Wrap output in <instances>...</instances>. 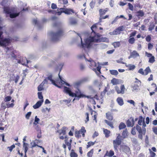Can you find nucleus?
<instances>
[{
  "label": "nucleus",
  "instance_id": "nucleus-60",
  "mask_svg": "<svg viewBox=\"0 0 157 157\" xmlns=\"http://www.w3.org/2000/svg\"><path fill=\"white\" fill-rule=\"evenodd\" d=\"M153 45L151 43H149L148 44V48L149 50H151L153 47Z\"/></svg>",
  "mask_w": 157,
  "mask_h": 157
},
{
  "label": "nucleus",
  "instance_id": "nucleus-58",
  "mask_svg": "<svg viewBox=\"0 0 157 157\" xmlns=\"http://www.w3.org/2000/svg\"><path fill=\"white\" fill-rule=\"evenodd\" d=\"M138 72L140 74H141L143 75H144V72L143 71L142 68L140 69L138 71Z\"/></svg>",
  "mask_w": 157,
  "mask_h": 157
},
{
  "label": "nucleus",
  "instance_id": "nucleus-46",
  "mask_svg": "<svg viewBox=\"0 0 157 157\" xmlns=\"http://www.w3.org/2000/svg\"><path fill=\"white\" fill-rule=\"evenodd\" d=\"M41 83L38 87V90L39 91L42 90L43 89V85Z\"/></svg>",
  "mask_w": 157,
  "mask_h": 157
},
{
  "label": "nucleus",
  "instance_id": "nucleus-12",
  "mask_svg": "<svg viewBox=\"0 0 157 157\" xmlns=\"http://www.w3.org/2000/svg\"><path fill=\"white\" fill-rule=\"evenodd\" d=\"M136 128L139 133L143 132L144 134H145L146 130L145 128H143L142 129L141 127L137 124L136 126Z\"/></svg>",
  "mask_w": 157,
  "mask_h": 157
},
{
  "label": "nucleus",
  "instance_id": "nucleus-48",
  "mask_svg": "<svg viewBox=\"0 0 157 157\" xmlns=\"http://www.w3.org/2000/svg\"><path fill=\"white\" fill-rule=\"evenodd\" d=\"M111 82L113 85H116L117 84V80L115 78H113L111 80Z\"/></svg>",
  "mask_w": 157,
  "mask_h": 157
},
{
  "label": "nucleus",
  "instance_id": "nucleus-59",
  "mask_svg": "<svg viewBox=\"0 0 157 157\" xmlns=\"http://www.w3.org/2000/svg\"><path fill=\"white\" fill-rule=\"evenodd\" d=\"M127 102L131 104H132L133 105H135V102L133 100H128L127 101Z\"/></svg>",
  "mask_w": 157,
  "mask_h": 157
},
{
  "label": "nucleus",
  "instance_id": "nucleus-50",
  "mask_svg": "<svg viewBox=\"0 0 157 157\" xmlns=\"http://www.w3.org/2000/svg\"><path fill=\"white\" fill-rule=\"evenodd\" d=\"M136 33L137 32L136 31H134L130 34L129 37H132L136 35Z\"/></svg>",
  "mask_w": 157,
  "mask_h": 157
},
{
  "label": "nucleus",
  "instance_id": "nucleus-21",
  "mask_svg": "<svg viewBox=\"0 0 157 157\" xmlns=\"http://www.w3.org/2000/svg\"><path fill=\"white\" fill-rule=\"evenodd\" d=\"M103 132L106 137L108 138L110 136L109 134L110 133V132L109 130L103 128Z\"/></svg>",
  "mask_w": 157,
  "mask_h": 157
},
{
  "label": "nucleus",
  "instance_id": "nucleus-29",
  "mask_svg": "<svg viewBox=\"0 0 157 157\" xmlns=\"http://www.w3.org/2000/svg\"><path fill=\"white\" fill-rule=\"evenodd\" d=\"M109 72L111 74L114 75H117L118 74V72L116 70H109Z\"/></svg>",
  "mask_w": 157,
  "mask_h": 157
},
{
  "label": "nucleus",
  "instance_id": "nucleus-45",
  "mask_svg": "<svg viewBox=\"0 0 157 157\" xmlns=\"http://www.w3.org/2000/svg\"><path fill=\"white\" fill-rule=\"evenodd\" d=\"M79 131L81 134H82V133H85L86 132V131L85 129V128L84 127H82L81 129Z\"/></svg>",
  "mask_w": 157,
  "mask_h": 157
},
{
  "label": "nucleus",
  "instance_id": "nucleus-3",
  "mask_svg": "<svg viewBox=\"0 0 157 157\" xmlns=\"http://www.w3.org/2000/svg\"><path fill=\"white\" fill-rule=\"evenodd\" d=\"M7 0H3L1 3V5L4 6V11L7 15H9L11 18H14L17 17L19 15L20 13H12L11 9L9 7L7 6L8 5V4H7Z\"/></svg>",
  "mask_w": 157,
  "mask_h": 157
},
{
  "label": "nucleus",
  "instance_id": "nucleus-25",
  "mask_svg": "<svg viewBox=\"0 0 157 157\" xmlns=\"http://www.w3.org/2000/svg\"><path fill=\"white\" fill-rule=\"evenodd\" d=\"M121 33V32H120L117 29V28L114 30L113 32H110L109 34L111 35H117L118 34H119Z\"/></svg>",
  "mask_w": 157,
  "mask_h": 157
},
{
  "label": "nucleus",
  "instance_id": "nucleus-30",
  "mask_svg": "<svg viewBox=\"0 0 157 157\" xmlns=\"http://www.w3.org/2000/svg\"><path fill=\"white\" fill-rule=\"evenodd\" d=\"M144 121V119L143 118L142 116H140L139 118V120L138 121V124L140 125H142V122Z\"/></svg>",
  "mask_w": 157,
  "mask_h": 157
},
{
  "label": "nucleus",
  "instance_id": "nucleus-61",
  "mask_svg": "<svg viewBox=\"0 0 157 157\" xmlns=\"http://www.w3.org/2000/svg\"><path fill=\"white\" fill-rule=\"evenodd\" d=\"M33 23L37 26H39V22L36 19H34L33 20Z\"/></svg>",
  "mask_w": 157,
  "mask_h": 157
},
{
  "label": "nucleus",
  "instance_id": "nucleus-44",
  "mask_svg": "<svg viewBox=\"0 0 157 157\" xmlns=\"http://www.w3.org/2000/svg\"><path fill=\"white\" fill-rule=\"evenodd\" d=\"M95 142H89L87 143V148H88L90 147L91 146H93L94 145Z\"/></svg>",
  "mask_w": 157,
  "mask_h": 157
},
{
  "label": "nucleus",
  "instance_id": "nucleus-6",
  "mask_svg": "<svg viewBox=\"0 0 157 157\" xmlns=\"http://www.w3.org/2000/svg\"><path fill=\"white\" fill-rule=\"evenodd\" d=\"M63 31L61 29L56 32L51 33V36L52 40L54 42L58 41L63 35Z\"/></svg>",
  "mask_w": 157,
  "mask_h": 157
},
{
  "label": "nucleus",
  "instance_id": "nucleus-13",
  "mask_svg": "<svg viewBox=\"0 0 157 157\" xmlns=\"http://www.w3.org/2000/svg\"><path fill=\"white\" fill-rule=\"evenodd\" d=\"M43 101V100L38 101L35 105L33 106V108L34 109H36L39 108L41 105Z\"/></svg>",
  "mask_w": 157,
  "mask_h": 157
},
{
  "label": "nucleus",
  "instance_id": "nucleus-17",
  "mask_svg": "<svg viewBox=\"0 0 157 157\" xmlns=\"http://www.w3.org/2000/svg\"><path fill=\"white\" fill-rule=\"evenodd\" d=\"M66 127H63L62 128L61 130H59L57 131V132L59 133L60 135L62 134L63 135H64L66 134Z\"/></svg>",
  "mask_w": 157,
  "mask_h": 157
},
{
  "label": "nucleus",
  "instance_id": "nucleus-24",
  "mask_svg": "<svg viewBox=\"0 0 157 157\" xmlns=\"http://www.w3.org/2000/svg\"><path fill=\"white\" fill-rule=\"evenodd\" d=\"M131 53L132 55L133 58H134L139 56V54L136 51H133L132 52H131Z\"/></svg>",
  "mask_w": 157,
  "mask_h": 157
},
{
  "label": "nucleus",
  "instance_id": "nucleus-34",
  "mask_svg": "<svg viewBox=\"0 0 157 157\" xmlns=\"http://www.w3.org/2000/svg\"><path fill=\"white\" fill-rule=\"evenodd\" d=\"M128 132L126 129L123 131L122 133V136L123 139L125 138L127 136Z\"/></svg>",
  "mask_w": 157,
  "mask_h": 157
},
{
  "label": "nucleus",
  "instance_id": "nucleus-42",
  "mask_svg": "<svg viewBox=\"0 0 157 157\" xmlns=\"http://www.w3.org/2000/svg\"><path fill=\"white\" fill-rule=\"evenodd\" d=\"M6 102V105L7 106V108L13 107L14 105L13 103L10 104L9 102Z\"/></svg>",
  "mask_w": 157,
  "mask_h": 157
},
{
  "label": "nucleus",
  "instance_id": "nucleus-11",
  "mask_svg": "<svg viewBox=\"0 0 157 157\" xmlns=\"http://www.w3.org/2000/svg\"><path fill=\"white\" fill-rule=\"evenodd\" d=\"M127 126L132 127L134 124V121L132 117L130 118L126 122Z\"/></svg>",
  "mask_w": 157,
  "mask_h": 157
},
{
  "label": "nucleus",
  "instance_id": "nucleus-4",
  "mask_svg": "<svg viewBox=\"0 0 157 157\" xmlns=\"http://www.w3.org/2000/svg\"><path fill=\"white\" fill-rule=\"evenodd\" d=\"M86 61H88V64L89 65L90 68L92 69L94 71L96 72L97 70L98 71V73H97V75H99L101 73V66H98L97 67L96 63L91 59L90 58L89 59H86Z\"/></svg>",
  "mask_w": 157,
  "mask_h": 157
},
{
  "label": "nucleus",
  "instance_id": "nucleus-40",
  "mask_svg": "<svg viewBox=\"0 0 157 157\" xmlns=\"http://www.w3.org/2000/svg\"><path fill=\"white\" fill-rule=\"evenodd\" d=\"M93 149H92L90 151L88 152L87 154V156L88 157H91L93 153Z\"/></svg>",
  "mask_w": 157,
  "mask_h": 157
},
{
  "label": "nucleus",
  "instance_id": "nucleus-8",
  "mask_svg": "<svg viewBox=\"0 0 157 157\" xmlns=\"http://www.w3.org/2000/svg\"><path fill=\"white\" fill-rule=\"evenodd\" d=\"M87 80V78H84L78 81L75 82L73 83V86L75 88L78 87L83 82Z\"/></svg>",
  "mask_w": 157,
  "mask_h": 157
},
{
  "label": "nucleus",
  "instance_id": "nucleus-5",
  "mask_svg": "<svg viewBox=\"0 0 157 157\" xmlns=\"http://www.w3.org/2000/svg\"><path fill=\"white\" fill-rule=\"evenodd\" d=\"M64 91L67 94H69V96L72 97H78V98H81L83 97L84 96L81 94V91L78 89H77L76 90V93L72 92L70 88L66 86L64 87Z\"/></svg>",
  "mask_w": 157,
  "mask_h": 157
},
{
  "label": "nucleus",
  "instance_id": "nucleus-53",
  "mask_svg": "<svg viewBox=\"0 0 157 157\" xmlns=\"http://www.w3.org/2000/svg\"><path fill=\"white\" fill-rule=\"evenodd\" d=\"M145 134H144L143 132H141V133H139V134L138 136V137L139 139L141 140L143 139V135H144Z\"/></svg>",
  "mask_w": 157,
  "mask_h": 157
},
{
  "label": "nucleus",
  "instance_id": "nucleus-23",
  "mask_svg": "<svg viewBox=\"0 0 157 157\" xmlns=\"http://www.w3.org/2000/svg\"><path fill=\"white\" fill-rule=\"evenodd\" d=\"M125 65L126 67L128 68V69L129 70H133L136 67L134 65L131 64L127 65L126 63Z\"/></svg>",
  "mask_w": 157,
  "mask_h": 157
},
{
  "label": "nucleus",
  "instance_id": "nucleus-33",
  "mask_svg": "<svg viewBox=\"0 0 157 157\" xmlns=\"http://www.w3.org/2000/svg\"><path fill=\"white\" fill-rule=\"evenodd\" d=\"M126 125L124 123L121 122L120 123L119 128L120 130L124 129L126 127Z\"/></svg>",
  "mask_w": 157,
  "mask_h": 157
},
{
  "label": "nucleus",
  "instance_id": "nucleus-10",
  "mask_svg": "<svg viewBox=\"0 0 157 157\" xmlns=\"http://www.w3.org/2000/svg\"><path fill=\"white\" fill-rule=\"evenodd\" d=\"M125 89L124 86V85H121V86L120 89L119 87L116 86L115 90L118 94H123L124 93Z\"/></svg>",
  "mask_w": 157,
  "mask_h": 157
},
{
  "label": "nucleus",
  "instance_id": "nucleus-18",
  "mask_svg": "<svg viewBox=\"0 0 157 157\" xmlns=\"http://www.w3.org/2000/svg\"><path fill=\"white\" fill-rule=\"evenodd\" d=\"M47 79L49 80L53 85H55V81L53 79V76L52 75H49L47 77Z\"/></svg>",
  "mask_w": 157,
  "mask_h": 157
},
{
  "label": "nucleus",
  "instance_id": "nucleus-38",
  "mask_svg": "<svg viewBox=\"0 0 157 157\" xmlns=\"http://www.w3.org/2000/svg\"><path fill=\"white\" fill-rule=\"evenodd\" d=\"M155 61V58L154 56H153L150 58L148 61V62L151 63H153Z\"/></svg>",
  "mask_w": 157,
  "mask_h": 157
},
{
  "label": "nucleus",
  "instance_id": "nucleus-39",
  "mask_svg": "<svg viewBox=\"0 0 157 157\" xmlns=\"http://www.w3.org/2000/svg\"><path fill=\"white\" fill-rule=\"evenodd\" d=\"M135 41V39L134 37H130L128 40L129 43L131 44H133Z\"/></svg>",
  "mask_w": 157,
  "mask_h": 157
},
{
  "label": "nucleus",
  "instance_id": "nucleus-56",
  "mask_svg": "<svg viewBox=\"0 0 157 157\" xmlns=\"http://www.w3.org/2000/svg\"><path fill=\"white\" fill-rule=\"evenodd\" d=\"M117 29L120 32L121 31H123L124 29V26H121L117 28Z\"/></svg>",
  "mask_w": 157,
  "mask_h": 157
},
{
  "label": "nucleus",
  "instance_id": "nucleus-64",
  "mask_svg": "<svg viewBox=\"0 0 157 157\" xmlns=\"http://www.w3.org/2000/svg\"><path fill=\"white\" fill-rule=\"evenodd\" d=\"M90 5L91 8H93L94 7L95 5V3L94 2L92 1L90 2Z\"/></svg>",
  "mask_w": 157,
  "mask_h": 157
},
{
  "label": "nucleus",
  "instance_id": "nucleus-19",
  "mask_svg": "<svg viewBox=\"0 0 157 157\" xmlns=\"http://www.w3.org/2000/svg\"><path fill=\"white\" fill-rule=\"evenodd\" d=\"M116 101L120 105L122 106L124 104L123 100L122 98L118 97L117 98Z\"/></svg>",
  "mask_w": 157,
  "mask_h": 157
},
{
  "label": "nucleus",
  "instance_id": "nucleus-15",
  "mask_svg": "<svg viewBox=\"0 0 157 157\" xmlns=\"http://www.w3.org/2000/svg\"><path fill=\"white\" fill-rule=\"evenodd\" d=\"M121 150L126 153L129 151L130 148L128 146L123 145L121 146Z\"/></svg>",
  "mask_w": 157,
  "mask_h": 157
},
{
  "label": "nucleus",
  "instance_id": "nucleus-49",
  "mask_svg": "<svg viewBox=\"0 0 157 157\" xmlns=\"http://www.w3.org/2000/svg\"><path fill=\"white\" fill-rule=\"evenodd\" d=\"M59 76L60 80L59 82L62 84H64L65 83V82L62 79V77L60 76L59 73Z\"/></svg>",
  "mask_w": 157,
  "mask_h": 157
},
{
  "label": "nucleus",
  "instance_id": "nucleus-27",
  "mask_svg": "<svg viewBox=\"0 0 157 157\" xmlns=\"http://www.w3.org/2000/svg\"><path fill=\"white\" fill-rule=\"evenodd\" d=\"M107 11V9H106L105 10L100 9L99 10L100 17L102 16V15L105 14Z\"/></svg>",
  "mask_w": 157,
  "mask_h": 157
},
{
  "label": "nucleus",
  "instance_id": "nucleus-36",
  "mask_svg": "<svg viewBox=\"0 0 157 157\" xmlns=\"http://www.w3.org/2000/svg\"><path fill=\"white\" fill-rule=\"evenodd\" d=\"M12 97L10 96H7L5 97L4 99V101L5 102H8L11 100Z\"/></svg>",
  "mask_w": 157,
  "mask_h": 157
},
{
  "label": "nucleus",
  "instance_id": "nucleus-41",
  "mask_svg": "<svg viewBox=\"0 0 157 157\" xmlns=\"http://www.w3.org/2000/svg\"><path fill=\"white\" fill-rule=\"evenodd\" d=\"M155 27V25L154 23H151L150 25H149V28H148V30L149 31H151Z\"/></svg>",
  "mask_w": 157,
  "mask_h": 157
},
{
  "label": "nucleus",
  "instance_id": "nucleus-63",
  "mask_svg": "<svg viewBox=\"0 0 157 157\" xmlns=\"http://www.w3.org/2000/svg\"><path fill=\"white\" fill-rule=\"evenodd\" d=\"M131 133L133 135H135L136 134L135 127L132 128L131 131Z\"/></svg>",
  "mask_w": 157,
  "mask_h": 157
},
{
  "label": "nucleus",
  "instance_id": "nucleus-35",
  "mask_svg": "<svg viewBox=\"0 0 157 157\" xmlns=\"http://www.w3.org/2000/svg\"><path fill=\"white\" fill-rule=\"evenodd\" d=\"M69 20L70 23L72 25H75L77 23V21L75 19L71 18Z\"/></svg>",
  "mask_w": 157,
  "mask_h": 157
},
{
  "label": "nucleus",
  "instance_id": "nucleus-32",
  "mask_svg": "<svg viewBox=\"0 0 157 157\" xmlns=\"http://www.w3.org/2000/svg\"><path fill=\"white\" fill-rule=\"evenodd\" d=\"M71 157H77V154L75 153L73 150H72L70 153Z\"/></svg>",
  "mask_w": 157,
  "mask_h": 157
},
{
  "label": "nucleus",
  "instance_id": "nucleus-2",
  "mask_svg": "<svg viewBox=\"0 0 157 157\" xmlns=\"http://www.w3.org/2000/svg\"><path fill=\"white\" fill-rule=\"evenodd\" d=\"M7 51L6 52V54L9 57H11L15 63L21 64L23 65L26 66L28 63V61L25 57H20L18 58L14 54V51L10 49L8 47H7Z\"/></svg>",
  "mask_w": 157,
  "mask_h": 157
},
{
  "label": "nucleus",
  "instance_id": "nucleus-43",
  "mask_svg": "<svg viewBox=\"0 0 157 157\" xmlns=\"http://www.w3.org/2000/svg\"><path fill=\"white\" fill-rule=\"evenodd\" d=\"M41 92H38L37 93L38 98L41 100H43V96Z\"/></svg>",
  "mask_w": 157,
  "mask_h": 157
},
{
  "label": "nucleus",
  "instance_id": "nucleus-9",
  "mask_svg": "<svg viewBox=\"0 0 157 157\" xmlns=\"http://www.w3.org/2000/svg\"><path fill=\"white\" fill-rule=\"evenodd\" d=\"M65 6H64L63 8H60L59 10H63V12L69 15L74 13V11L72 10L69 8H65Z\"/></svg>",
  "mask_w": 157,
  "mask_h": 157
},
{
  "label": "nucleus",
  "instance_id": "nucleus-26",
  "mask_svg": "<svg viewBox=\"0 0 157 157\" xmlns=\"http://www.w3.org/2000/svg\"><path fill=\"white\" fill-rule=\"evenodd\" d=\"M137 16L138 17H142L144 15V13L143 11L141 10H140L137 12Z\"/></svg>",
  "mask_w": 157,
  "mask_h": 157
},
{
  "label": "nucleus",
  "instance_id": "nucleus-52",
  "mask_svg": "<svg viewBox=\"0 0 157 157\" xmlns=\"http://www.w3.org/2000/svg\"><path fill=\"white\" fill-rule=\"evenodd\" d=\"M31 112H28L25 115V117L27 119H29V117L31 114Z\"/></svg>",
  "mask_w": 157,
  "mask_h": 157
},
{
  "label": "nucleus",
  "instance_id": "nucleus-55",
  "mask_svg": "<svg viewBox=\"0 0 157 157\" xmlns=\"http://www.w3.org/2000/svg\"><path fill=\"white\" fill-rule=\"evenodd\" d=\"M15 147V146L14 145H13L10 147H8L7 148L9 149V150L10 151H11Z\"/></svg>",
  "mask_w": 157,
  "mask_h": 157
},
{
  "label": "nucleus",
  "instance_id": "nucleus-28",
  "mask_svg": "<svg viewBox=\"0 0 157 157\" xmlns=\"http://www.w3.org/2000/svg\"><path fill=\"white\" fill-rule=\"evenodd\" d=\"M112 45L115 48L118 47L120 46L121 43L119 41L115 42L113 43Z\"/></svg>",
  "mask_w": 157,
  "mask_h": 157
},
{
  "label": "nucleus",
  "instance_id": "nucleus-62",
  "mask_svg": "<svg viewBox=\"0 0 157 157\" xmlns=\"http://www.w3.org/2000/svg\"><path fill=\"white\" fill-rule=\"evenodd\" d=\"M85 115L86 117V120L85 121V122L86 123L87 122L89 121V113H86L85 114Z\"/></svg>",
  "mask_w": 157,
  "mask_h": 157
},
{
  "label": "nucleus",
  "instance_id": "nucleus-14",
  "mask_svg": "<svg viewBox=\"0 0 157 157\" xmlns=\"http://www.w3.org/2000/svg\"><path fill=\"white\" fill-rule=\"evenodd\" d=\"M19 78L20 77L18 75H17L15 76L14 74H13L10 77V79L11 80H14L15 83H17Z\"/></svg>",
  "mask_w": 157,
  "mask_h": 157
},
{
  "label": "nucleus",
  "instance_id": "nucleus-57",
  "mask_svg": "<svg viewBox=\"0 0 157 157\" xmlns=\"http://www.w3.org/2000/svg\"><path fill=\"white\" fill-rule=\"evenodd\" d=\"M81 134V133H80V132L79 131H76L75 132V137L78 138L80 136L81 137V136H79V134Z\"/></svg>",
  "mask_w": 157,
  "mask_h": 157
},
{
  "label": "nucleus",
  "instance_id": "nucleus-51",
  "mask_svg": "<svg viewBox=\"0 0 157 157\" xmlns=\"http://www.w3.org/2000/svg\"><path fill=\"white\" fill-rule=\"evenodd\" d=\"M31 145V147L33 148L36 146H38V145L36 144V143L33 141H32L30 143Z\"/></svg>",
  "mask_w": 157,
  "mask_h": 157
},
{
  "label": "nucleus",
  "instance_id": "nucleus-37",
  "mask_svg": "<svg viewBox=\"0 0 157 157\" xmlns=\"http://www.w3.org/2000/svg\"><path fill=\"white\" fill-rule=\"evenodd\" d=\"M105 122L110 127L112 128H113V123L110 121H108L107 120H105Z\"/></svg>",
  "mask_w": 157,
  "mask_h": 157
},
{
  "label": "nucleus",
  "instance_id": "nucleus-22",
  "mask_svg": "<svg viewBox=\"0 0 157 157\" xmlns=\"http://www.w3.org/2000/svg\"><path fill=\"white\" fill-rule=\"evenodd\" d=\"M114 155V152L112 150H110L109 152L108 153V151H107L105 154V155L104 157H105L106 156H109V157H112Z\"/></svg>",
  "mask_w": 157,
  "mask_h": 157
},
{
  "label": "nucleus",
  "instance_id": "nucleus-31",
  "mask_svg": "<svg viewBox=\"0 0 157 157\" xmlns=\"http://www.w3.org/2000/svg\"><path fill=\"white\" fill-rule=\"evenodd\" d=\"M144 75H147L149 72H151V71L149 67H147L144 70Z\"/></svg>",
  "mask_w": 157,
  "mask_h": 157
},
{
  "label": "nucleus",
  "instance_id": "nucleus-20",
  "mask_svg": "<svg viewBox=\"0 0 157 157\" xmlns=\"http://www.w3.org/2000/svg\"><path fill=\"white\" fill-rule=\"evenodd\" d=\"M139 86L138 85L136 84H134L132 86V90L133 91H137L139 89Z\"/></svg>",
  "mask_w": 157,
  "mask_h": 157
},
{
  "label": "nucleus",
  "instance_id": "nucleus-54",
  "mask_svg": "<svg viewBox=\"0 0 157 157\" xmlns=\"http://www.w3.org/2000/svg\"><path fill=\"white\" fill-rule=\"evenodd\" d=\"M128 6L129 9L132 11L133 10V6L130 3H128Z\"/></svg>",
  "mask_w": 157,
  "mask_h": 157
},
{
  "label": "nucleus",
  "instance_id": "nucleus-7",
  "mask_svg": "<svg viewBox=\"0 0 157 157\" xmlns=\"http://www.w3.org/2000/svg\"><path fill=\"white\" fill-rule=\"evenodd\" d=\"M113 143L114 150L117 151L118 146L120 145L121 143V136L120 134H119L116 139L113 140Z\"/></svg>",
  "mask_w": 157,
  "mask_h": 157
},
{
  "label": "nucleus",
  "instance_id": "nucleus-16",
  "mask_svg": "<svg viewBox=\"0 0 157 157\" xmlns=\"http://www.w3.org/2000/svg\"><path fill=\"white\" fill-rule=\"evenodd\" d=\"M106 116L107 119L112 121L113 119V117L112 113L110 112H108L106 113Z\"/></svg>",
  "mask_w": 157,
  "mask_h": 157
},
{
  "label": "nucleus",
  "instance_id": "nucleus-47",
  "mask_svg": "<svg viewBox=\"0 0 157 157\" xmlns=\"http://www.w3.org/2000/svg\"><path fill=\"white\" fill-rule=\"evenodd\" d=\"M123 60V58H121L117 60H116V62L118 63H121L123 64H125V63H124L122 61Z\"/></svg>",
  "mask_w": 157,
  "mask_h": 157
},
{
  "label": "nucleus",
  "instance_id": "nucleus-1",
  "mask_svg": "<svg viewBox=\"0 0 157 157\" xmlns=\"http://www.w3.org/2000/svg\"><path fill=\"white\" fill-rule=\"evenodd\" d=\"M78 34L81 38V47L82 48H84L85 50L86 49H86H88L93 44H94L95 42H98L100 40L99 39L100 35L98 34H95L94 36H91L86 39L85 40V43H83L82 41L81 36Z\"/></svg>",
  "mask_w": 157,
  "mask_h": 157
}]
</instances>
